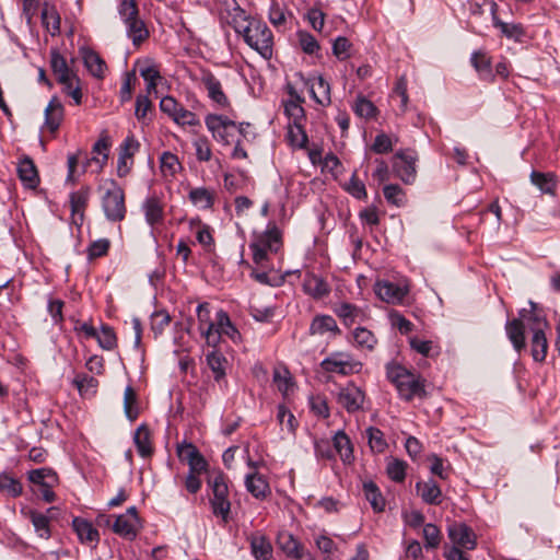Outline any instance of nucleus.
<instances>
[{"label": "nucleus", "mask_w": 560, "mask_h": 560, "mask_svg": "<svg viewBox=\"0 0 560 560\" xmlns=\"http://www.w3.org/2000/svg\"><path fill=\"white\" fill-rule=\"evenodd\" d=\"M387 378L394 385H420L405 366L390 363L387 365Z\"/></svg>", "instance_id": "a878e982"}, {"label": "nucleus", "mask_w": 560, "mask_h": 560, "mask_svg": "<svg viewBox=\"0 0 560 560\" xmlns=\"http://www.w3.org/2000/svg\"><path fill=\"white\" fill-rule=\"evenodd\" d=\"M530 308H523L520 311V319L523 322L525 329H528L534 334L546 331L549 328V324L546 319L544 311L538 305L529 301Z\"/></svg>", "instance_id": "9d476101"}, {"label": "nucleus", "mask_w": 560, "mask_h": 560, "mask_svg": "<svg viewBox=\"0 0 560 560\" xmlns=\"http://www.w3.org/2000/svg\"><path fill=\"white\" fill-rule=\"evenodd\" d=\"M303 290L313 299L319 300L329 294L330 287L322 277L306 272L303 279Z\"/></svg>", "instance_id": "f3484780"}, {"label": "nucleus", "mask_w": 560, "mask_h": 560, "mask_svg": "<svg viewBox=\"0 0 560 560\" xmlns=\"http://www.w3.org/2000/svg\"><path fill=\"white\" fill-rule=\"evenodd\" d=\"M95 338L97 339L100 347H102L105 350H112L116 347V335L113 328L107 325L102 326L101 331H97Z\"/></svg>", "instance_id": "338daca9"}, {"label": "nucleus", "mask_w": 560, "mask_h": 560, "mask_svg": "<svg viewBox=\"0 0 560 560\" xmlns=\"http://www.w3.org/2000/svg\"><path fill=\"white\" fill-rule=\"evenodd\" d=\"M278 544L280 549L288 556L294 558L303 548L301 544L294 538L292 534L281 533L278 536Z\"/></svg>", "instance_id": "3c124183"}, {"label": "nucleus", "mask_w": 560, "mask_h": 560, "mask_svg": "<svg viewBox=\"0 0 560 560\" xmlns=\"http://www.w3.org/2000/svg\"><path fill=\"white\" fill-rule=\"evenodd\" d=\"M90 197V188L83 187L79 189L78 191L71 192L70 195V208L73 217L79 215L82 220L83 212L85 210V207L88 205V200Z\"/></svg>", "instance_id": "37998d69"}, {"label": "nucleus", "mask_w": 560, "mask_h": 560, "mask_svg": "<svg viewBox=\"0 0 560 560\" xmlns=\"http://www.w3.org/2000/svg\"><path fill=\"white\" fill-rule=\"evenodd\" d=\"M124 411L130 421H135L141 412V402L135 387H126L125 389Z\"/></svg>", "instance_id": "f704fd0d"}, {"label": "nucleus", "mask_w": 560, "mask_h": 560, "mask_svg": "<svg viewBox=\"0 0 560 560\" xmlns=\"http://www.w3.org/2000/svg\"><path fill=\"white\" fill-rule=\"evenodd\" d=\"M22 483L12 475L3 472L0 475V491L4 494L16 498L22 494Z\"/></svg>", "instance_id": "8fccbe9b"}, {"label": "nucleus", "mask_w": 560, "mask_h": 560, "mask_svg": "<svg viewBox=\"0 0 560 560\" xmlns=\"http://www.w3.org/2000/svg\"><path fill=\"white\" fill-rule=\"evenodd\" d=\"M407 463L398 458H389L386 465V472L390 480L402 482L406 478Z\"/></svg>", "instance_id": "864d4df0"}, {"label": "nucleus", "mask_w": 560, "mask_h": 560, "mask_svg": "<svg viewBox=\"0 0 560 560\" xmlns=\"http://www.w3.org/2000/svg\"><path fill=\"white\" fill-rule=\"evenodd\" d=\"M208 482L213 493L211 500L213 514L226 521L231 510L226 477L223 472H218Z\"/></svg>", "instance_id": "20e7f679"}, {"label": "nucleus", "mask_w": 560, "mask_h": 560, "mask_svg": "<svg viewBox=\"0 0 560 560\" xmlns=\"http://www.w3.org/2000/svg\"><path fill=\"white\" fill-rule=\"evenodd\" d=\"M215 197V191L207 187L192 188L188 194L190 202L201 210L211 209L214 205Z\"/></svg>", "instance_id": "b1692460"}, {"label": "nucleus", "mask_w": 560, "mask_h": 560, "mask_svg": "<svg viewBox=\"0 0 560 560\" xmlns=\"http://www.w3.org/2000/svg\"><path fill=\"white\" fill-rule=\"evenodd\" d=\"M335 451L343 463H350L353 458V448L350 439L343 431H338L332 438Z\"/></svg>", "instance_id": "4c0bfd02"}, {"label": "nucleus", "mask_w": 560, "mask_h": 560, "mask_svg": "<svg viewBox=\"0 0 560 560\" xmlns=\"http://www.w3.org/2000/svg\"><path fill=\"white\" fill-rule=\"evenodd\" d=\"M332 311L347 327L352 326L358 320L362 322L366 317L362 308L348 302L335 304Z\"/></svg>", "instance_id": "dca6fc26"}, {"label": "nucleus", "mask_w": 560, "mask_h": 560, "mask_svg": "<svg viewBox=\"0 0 560 560\" xmlns=\"http://www.w3.org/2000/svg\"><path fill=\"white\" fill-rule=\"evenodd\" d=\"M83 62L89 71L97 78H102L106 68L104 60L97 52L90 48L81 49Z\"/></svg>", "instance_id": "72a5a7b5"}, {"label": "nucleus", "mask_w": 560, "mask_h": 560, "mask_svg": "<svg viewBox=\"0 0 560 560\" xmlns=\"http://www.w3.org/2000/svg\"><path fill=\"white\" fill-rule=\"evenodd\" d=\"M140 528L141 523L135 506H130L124 514L118 515L113 524L114 533L127 539H133Z\"/></svg>", "instance_id": "6e6552de"}, {"label": "nucleus", "mask_w": 560, "mask_h": 560, "mask_svg": "<svg viewBox=\"0 0 560 560\" xmlns=\"http://www.w3.org/2000/svg\"><path fill=\"white\" fill-rule=\"evenodd\" d=\"M30 518L38 536L48 539L50 537L48 516L36 511H31Z\"/></svg>", "instance_id": "4d7b16f0"}, {"label": "nucleus", "mask_w": 560, "mask_h": 560, "mask_svg": "<svg viewBox=\"0 0 560 560\" xmlns=\"http://www.w3.org/2000/svg\"><path fill=\"white\" fill-rule=\"evenodd\" d=\"M416 490L422 501L427 504L439 505L442 502L443 495L441 488L433 479L418 481L416 483Z\"/></svg>", "instance_id": "aec40b11"}, {"label": "nucleus", "mask_w": 560, "mask_h": 560, "mask_svg": "<svg viewBox=\"0 0 560 560\" xmlns=\"http://www.w3.org/2000/svg\"><path fill=\"white\" fill-rule=\"evenodd\" d=\"M140 143L133 136H128L120 144L119 148V156L117 162V175L119 177H125L132 164H133V155L139 151Z\"/></svg>", "instance_id": "9b49d317"}, {"label": "nucleus", "mask_w": 560, "mask_h": 560, "mask_svg": "<svg viewBox=\"0 0 560 560\" xmlns=\"http://www.w3.org/2000/svg\"><path fill=\"white\" fill-rule=\"evenodd\" d=\"M282 247V234L275 223H269L266 231L254 233L249 248L255 264L264 266L269 254H277Z\"/></svg>", "instance_id": "f257e3e1"}, {"label": "nucleus", "mask_w": 560, "mask_h": 560, "mask_svg": "<svg viewBox=\"0 0 560 560\" xmlns=\"http://www.w3.org/2000/svg\"><path fill=\"white\" fill-rule=\"evenodd\" d=\"M63 105L54 96L45 108V126L51 133H55L59 129L63 120Z\"/></svg>", "instance_id": "a211bd4d"}, {"label": "nucleus", "mask_w": 560, "mask_h": 560, "mask_svg": "<svg viewBox=\"0 0 560 560\" xmlns=\"http://www.w3.org/2000/svg\"><path fill=\"white\" fill-rule=\"evenodd\" d=\"M352 337L354 346L361 350L371 351L377 343V339L374 334L364 327L355 328Z\"/></svg>", "instance_id": "a19ab883"}, {"label": "nucleus", "mask_w": 560, "mask_h": 560, "mask_svg": "<svg viewBox=\"0 0 560 560\" xmlns=\"http://www.w3.org/2000/svg\"><path fill=\"white\" fill-rule=\"evenodd\" d=\"M383 194L387 202L400 207L406 201V196L404 190L399 185L396 184H388L385 185L383 188Z\"/></svg>", "instance_id": "680f3d73"}, {"label": "nucleus", "mask_w": 560, "mask_h": 560, "mask_svg": "<svg viewBox=\"0 0 560 560\" xmlns=\"http://www.w3.org/2000/svg\"><path fill=\"white\" fill-rule=\"evenodd\" d=\"M288 139H289L291 145L296 147L299 149L306 148V144L308 142L307 135H306L303 126L301 125V122L300 124H289Z\"/></svg>", "instance_id": "5fc2aeb1"}, {"label": "nucleus", "mask_w": 560, "mask_h": 560, "mask_svg": "<svg viewBox=\"0 0 560 560\" xmlns=\"http://www.w3.org/2000/svg\"><path fill=\"white\" fill-rule=\"evenodd\" d=\"M448 537L455 547L472 550L476 547L474 530L464 523H454L448 527Z\"/></svg>", "instance_id": "f8f14e48"}, {"label": "nucleus", "mask_w": 560, "mask_h": 560, "mask_svg": "<svg viewBox=\"0 0 560 560\" xmlns=\"http://www.w3.org/2000/svg\"><path fill=\"white\" fill-rule=\"evenodd\" d=\"M142 211L150 226L160 224L164 220V206L156 196L148 197L142 203Z\"/></svg>", "instance_id": "6ab92c4d"}, {"label": "nucleus", "mask_w": 560, "mask_h": 560, "mask_svg": "<svg viewBox=\"0 0 560 560\" xmlns=\"http://www.w3.org/2000/svg\"><path fill=\"white\" fill-rule=\"evenodd\" d=\"M416 161L417 155L412 151H398L394 155L393 170L405 184H412L416 179Z\"/></svg>", "instance_id": "0eeeda50"}, {"label": "nucleus", "mask_w": 560, "mask_h": 560, "mask_svg": "<svg viewBox=\"0 0 560 560\" xmlns=\"http://www.w3.org/2000/svg\"><path fill=\"white\" fill-rule=\"evenodd\" d=\"M242 34L246 44L261 57L265 59L272 57V33L265 23L258 20H250Z\"/></svg>", "instance_id": "f03ea898"}, {"label": "nucleus", "mask_w": 560, "mask_h": 560, "mask_svg": "<svg viewBox=\"0 0 560 560\" xmlns=\"http://www.w3.org/2000/svg\"><path fill=\"white\" fill-rule=\"evenodd\" d=\"M296 36L299 39V45L305 54L313 55L319 49L318 42L311 33L306 31H299Z\"/></svg>", "instance_id": "774afa93"}, {"label": "nucleus", "mask_w": 560, "mask_h": 560, "mask_svg": "<svg viewBox=\"0 0 560 560\" xmlns=\"http://www.w3.org/2000/svg\"><path fill=\"white\" fill-rule=\"evenodd\" d=\"M118 14L124 25H127L128 23L139 19L140 14L137 1L121 0L118 5Z\"/></svg>", "instance_id": "09e8293b"}, {"label": "nucleus", "mask_w": 560, "mask_h": 560, "mask_svg": "<svg viewBox=\"0 0 560 560\" xmlns=\"http://www.w3.org/2000/svg\"><path fill=\"white\" fill-rule=\"evenodd\" d=\"M197 318L199 330L205 337L208 346L215 348L218 346V334H214V322L210 318V310L208 303H200L197 306Z\"/></svg>", "instance_id": "2eb2a0df"}, {"label": "nucleus", "mask_w": 560, "mask_h": 560, "mask_svg": "<svg viewBox=\"0 0 560 560\" xmlns=\"http://www.w3.org/2000/svg\"><path fill=\"white\" fill-rule=\"evenodd\" d=\"M208 130L212 137L223 144H230L233 136L232 131L236 129V124L226 116L210 114L205 119Z\"/></svg>", "instance_id": "423d86ee"}, {"label": "nucleus", "mask_w": 560, "mask_h": 560, "mask_svg": "<svg viewBox=\"0 0 560 560\" xmlns=\"http://www.w3.org/2000/svg\"><path fill=\"white\" fill-rule=\"evenodd\" d=\"M311 93L316 103L330 104V85L323 77H318L312 84Z\"/></svg>", "instance_id": "c03bdc74"}, {"label": "nucleus", "mask_w": 560, "mask_h": 560, "mask_svg": "<svg viewBox=\"0 0 560 560\" xmlns=\"http://www.w3.org/2000/svg\"><path fill=\"white\" fill-rule=\"evenodd\" d=\"M529 177L532 184L535 185L542 194L555 195L557 180L552 173L533 171Z\"/></svg>", "instance_id": "473e14b6"}, {"label": "nucleus", "mask_w": 560, "mask_h": 560, "mask_svg": "<svg viewBox=\"0 0 560 560\" xmlns=\"http://www.w3.org/2000/svg\"><path fill=\"white\" fill-rule=\"evenodd\" d=\"M73 529L75 530L81 542H97L100 535L92 523L84 518L75 517L72 522Z\"/></svg>", "instance_id": "c756f323"}, {"label": "nucleus", "mask_w": 560, "mask_h": 560, "mask_svg": "<svg viewBox=\"0 0 560 560\" xmlns=\"http://www.w3.org/2000/svg\"><path fill=\"white\" fill-rule=\"evenodd\" d=\"M170 323L171 315L165 310L155 311L151 315V329L155 336L162 335Z\"/></svg>", "instance_id": "bf43d9fd"}, {"label": "nucleus", "mask_w": 560, "mask_h": 560, "mask_svg": "<svg viewBox=\"0 0 560 560\" xmlns=\"http://www.w3.org/2000/svg\"><path fill=\"white\" fill-rule=\"evenodd\" d=\"M133 442L140 456H151L153 448L151 443V433L145 424L138 427L133 434Z\"/></svg>", "instance_id": "2f4dec72"}, {"label": "nucleus", "mask_w": 560, "mask_h": 560, "mask_svg": "<svg viewBox=\"0 0 560 560\" xmlns=\"http://www.w3.org/2000/svg\"><path fill=\"white\" fill-rule=\"evenodd\" d=\"M363 490L366 500L370 502L372 509L375 512H383L385 509V499L383 498L382 493L380 492V489L377 486L370 481L365 482L363 485Z\"/></svg>", "instance_id": "a18cd8bd"}, {"label": "nucleus", "mask_w": 560, "mask_h": 560, "mask_svg": "<svg viewBox=\"0 0 560 560\" xmlns=\"http://www.w3.org/2000/svg\"><path fill=\"white\" fill-rule=\"evenodd\" d=\"M326 332L339 335L341 331L332 316H330V315L315 316L310 326V334L323 336Z\"/></svg>", "instance_id": "393cba45"}, {"label": "nucleus", "mask_w": 560, "mask_h": 560, "mask_svg": "<svg viewBox=\"0 0 560 560\" xmlns=\"http://www.w3.org/2000/svg\"><path fill=\"white\" fill-rule=\"evenodd\" d=\"M126 34L132 45L139 47L149 37V30L141 18L125 25Z\"/></svg>", "instance_id": "c9c22d12"}, {"label": "nucleus", "mask_w": 560, "mask_h": 560, "mask_svg": "<svg viewBox=\"0 0 560 560\" xmlns=\"http://www.w3.org/2000/svg\"><path fill=\"white\" fill-rule=\"evenodd\" d=\"M214 334H218V343L220 342L222 336H226L233 341H237L241 338L237 328L233 325L228 313L223 310L217 312Z\"/></svg>", "instance_id": "412c9836"}, {"label": "nucleus", "mask_w": 560, "mask_h": 560, "mask_svg": "<svg viewBox=\"0 0 560 560\" xmlns=\"http://www.w3.org/2000/svg\"><path fill=\"white\" fill-rule=\"evenodd\" d=\"M494 27L499 28L503 36L509 39L521 42L525 36V30L520 23H505L494 16Z\"/></svg>", "instance_id": "79ce46f5"}, {"label": "nucleus", "mask_w": 560, "mask_h": 560, "mask_svg": "<svg viewBox=\"0 0 560 560\" xmlns=\"http://www.w3.org/2000/svg\"><path fill=\"white\" fill-rule=\"evenodd\" d=\"M422 534L424 538V547L427 549H435L439 547L441 542V532L436 525L432 523L425 524L423 526Z\"/></svg>", "instance_id": "0e129e2a"}, {"label": "nucleus", "mask_w": 560, "mask_h": 560, "mask_svg": "<svg viewBox=\"0 0 560 560\" xmlns=\"http://www.w3.org/2000/svg\"><path fill=\"white\" fill-rule=\"evenodd\" d=\"M28 480L39 487L47 485L48 481H57L56 472L50 468L33 469L28 472Z\"/></svg>", "instance_id": "13d9d810"}, {"label": "nucleus", "mask_w": 560, "mask_h": 560, "mask_svg": "<svg viewBox=\"0 0 560 560\" xmlns=\"http://www.w3.org/2000/svg\"><path fill=\"white\" fill-rule=\"evenodd\" d=\"M207 362L213 372L214 381L220 383L225 375V371L229 365L228 360L222 353L213 350L207 354Z\"/></svg>", "instance_id": "58836bf2"}, {"label": "nucleus", "mask_w": 560, "mask_h": 560, "mask_svg": "<svg viewBox=\"0 0 560 560\" xmlns=\"http://www.w3.org/2000/svg\"><path fill=\"white\" fill-rule=\"evenodd\" d=\"M532 355L535 361L542 362L546 359L548 341L545 331L536 332L530 339Z\"/></svg>", "instance_id": "de8ad7c7"}, {"label": "nucleus", "mask_w": 560, "mask_h": 560, "mask_svg": "<svg viewBox=\"0 0 560 560\" xmlns=\"http://www.w3.org/2000/svg\"><path fill=\"white\" fill-rule=\"evenodd\" d=\"M140 75L147 83V93H156L159 81L162 80L159 69L155 66H147L140 69Z\"/></svg>", "instance_id": "6e6d98bb"}, {"label": "nucleus", "mask_w": 560, "mask_h": 560, "mask_svg": "<svg viewBox=\"0 0 560 560\" xmlns=\"http://www.w3.org/2000/svg\"><path fill=\"white\" fill-rule=\"evenodd\" d=\"M245 487L258 500H264L271 493L268 481L258 472H252L246 476Z\"/></svg>", "instance_id": "4be33fe9"}, {"label": "nucleus", "mask_w": 560, "mask_h": 560, "mask_svg": "<svg viewBox=\"0 0 560 560\" xmlns=\"http://www.w3.org/2000/svg\"><path fill=\"white\" fill-rule=\"evenodd\" d=\"M40 16L43 25L51 34V36L58 35L60 32V15L56 7L45 3L44 8L42 9Z\"/></svg>", "instance_id": "e433bc0d"}, {"label": "nucleus", "mask_w": 560, "mask_h": 560, "mask_svg": "<svg viewBox=\"0 0 560 560\" xmlns=\"http://www.w3.org/2000/svg\"><path fill=\"white\" fill-rule=\"evenodd\" d=\"M508 337L514 349L520 352L525 348V327L520 318H515L506 323L505 326Z\"/></svg>", "instance_id": "7c9ffc66"}, {"label": "nucleus", "mask_w": 560, "mask_h": 560, "mask_svg": "<svg viewBox=\"0 0 560 560\" xmlns=\"http://www.w3.org/2000/svg\"><path fill=\"white\" fill-rule=\"evenodd\" d=\"M337 399L348 412H354L363 407L365 393L361 387H339Z\"/></svg>", "instance_id": "4468645a"}, {"label": "nucleus", "mask_w": 560, "mask_h": 560, "mask_svg": "<svg viewBox=\"0 0 560 560\" xmlns=\"http://www.w3.org/2000/svg\"><path fill=\"white\" fill-rule=\"evenodd\" d=\"M366 435L371 450L375 453H383L387 447V443L384 439L383 432L377 429L370 427L366 429Z\"/></svg>", "instance_id": "e2e57ef3"}, {"label": "nucleus", "mask_w": 560, "mask_h": 560, "mask_svg": "<svg viewBox=\"0 0 560 560\" xmlns=\"http://www.w3.org/2000/svg\"><path fill=\"white\" fill-rule=\"evenodd\" d=\"M376 107L374 104L365 98L364 96H358L354 105L353 112L362 118H373L376 115Z\"/></svg>", "instance_id": "69168bd1"}, {"label": "nucleus", "mask_w": 560, "mask_h": 560, "mask_svg": "<svg viewBox=\"0 0 560 560\" xmlns=\"http://www.w3.org/2000/svg\"><path fill=\"white\" fill-rule=\"evenodd\" d=\"M50 66L59 83L68 82L69 77L74 74L69 69L66 58L57 49L50 51Z\"/></svg>", "instance_id": "cd10ccee"}, {"label": "nucleus", "mask_w": 560, "mask_h": 560, "mask_svg": "<svg viewBox=\"0 0 560 560\" xmlns=\"http://www.w3.org/2000/svg\"><path fill=\"white\" fill-rule=\"evenodd\" d=\"M470 62L481 80L494 82L495 74L492 72L491 58L485 51H474L470 57Z\"/></svg>", "instance_id": "5701e85b"}, {"label": "nucleus", "mask_w": 560, "mask_h": 560, "mask_svg": "<svg viewBox=\"0 0 560 560\" xmlns=\"http://www.w3.org/2000/svg\"><path fill=\"white\" fill-rule=\"evenodd\" d=\"M18 174L22 183L28 188H35L39 182L36 166L30 158L20 161Z\"/></svg>", "instance_id": "bb28decb"}, {"label": "nucleus", "mask_w": 560, "mask_h": 560, "mask_svg": "<svg viewBox=\"0 0 560 560\" xmlns=\"http://www.w3.org/2000/svg\"><path fill=\"white\" fill-rule=\"evenodd\" d=\"M324 371L340 375H349L361 371L362 364L354 361L352 355L346 352H334L320 363Z\"/></svg>", "instance_id": "39448f33"}, {"label": "nucleus", "mask_w": 560, "mask_h": 560, "mask_svg": "<svg viewBox=\"0 0 560 560\" xmlns=\"http://www.w3.org/2000/svg\"><path fill=\"white\" fill-rule=\"evenodd\" d=\"M109 145V141L106 137L98 139L93 145V153L95 155L89 160V164L92 162L96 163L98 171H101L107 162Z\"/></svg>", "instance_id": "603ef678"}, {"label": "nucleus", "mask_w": 560, "mask_h": 560, "mask_svg": "<svg viewBox=\"0 0 560 560\" xmlns=\"http://www.w3.org/2000/svg\"><path fill=\"white\" fill-rule=\"evenodd\" d=\"M250 550L256 560H269L272 556V546L268 538L261 534L250 537Z\"/></svg>", "instance_id": "c85d7f7f"}, {"label": "nucleus", "mask_w": 560, "mask_h": 560, "mask_svg": "<svg viewBox=\"0 0 560 560\" xmlns=\"http://www.w3.org/2000/svg\"><path fill=\"white\" fill-rule=\"evenodd\" d=\"M189 225L191 230H196V238L202 246L209 247L213 244L211 229L208 224L202 223L199 218H194L190 219Z\"/></svg>", "instance_id": "49530a36"}, {"label": "nucleus", "mask_w": 560, "mask_h": 560, "mask_svg": "<svg viewBox=\"0 0 560 560\" xmlns=\"http://www.w3.org/2000/svg\"><path fill=\"white\" fill-rule=\"evenodd\" d=\"M277 419L282 429L285 428L287 431L291 434L295 433V430L298 428V421H296L294 415L291 411H289L285 408V406H283V405L278 406Z\"/></svg>", "instance_id": "052dcab7"}, {"label": "nucleus", "mask_w": 560, "mask_h": 560, "mask_svg": "<svg viewBox=\"0 0 560 560\" xmlns=\"http://www.w3.org/2000/svg\"><path fill=\"white\" fill-rule=\"evenodd\" d=\"M201 82L208 92V97L219 107L228 108L230 102L223 92L221 82L210 71H205L201 77Z\"/></svg>", "instance_id": "ddd939ff"}, {"label": "nucleus", "mask_w": 560, "mask_h": 560, "mask_svg": "<svg viewBox=\"0 0 560 560\" xmlns=\"http://www.w3.org/2000/svg\"><path fill=\"white\" fill-rule=\"evenodd\" d=\"M102 208L106 219L110 222H120L126 217L125 192L114 179L106 183Z\"/></svg>", "instance_id": "7ed1b4c3"}, {"label": "nucleus", "mask_w": 560, "mask_h": 560, "mask_svg": "<svg viewBox=\"0 0 560 560\" xmlns=\"http://www.w3.org/2000/svg\"><path fill=\"white\" fill-rule=\"evenodd\" d=\"M160 170L164 177H174L182 170V164L174 153L165 151L160 156Z\"/></svg>", "instance_id": "ea45409f"}, {"label": "nucleus", "mask_w": 560, "mask_h": 560, "mask_svg": "<svg viewBox=\"0 0 560 560\" xmlns=\"http://www.w3.org/2000/svg\"><path fill=\"white\" fill-rule=\"evenodd\" d=\"M374 291L384 302L389 304H400L409 292V285L404 282H392L388 280L377 281Z\"/></svg>", "instance_id": "1a4fd4ad"}]
</instances>
